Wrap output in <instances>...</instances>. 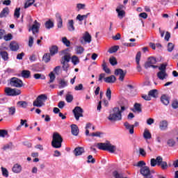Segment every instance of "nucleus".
<instances>
[{"mask_svg":"<svg viewBox=\"0 0 178 178\" xmlns=\"http://www.w3.org/2000/svg\"><path fill=\"white\" fill-rule=\"evenodd\" d=\"M96 146L99 149H102V151H108L111 154H113L115 151H116V146L113 145L111 143H97Z\"/></svg>","mask_w":178,"mask_h":178,"instance_id":"f257e3e1","label":"nucleus"},{"mask_svg":"<svg viewBox=\"0 0 178 178\" xmlns=\"http://www.w3.org/2000/svg\"><path fill=\"white\" fill-rule=\"evenodd\" d=\"M113 113H111L108 117V120L110 122H118V120H122V111L119 107H115L113 109Z\"/></svg>","mask_w":178,"mask_h":178,"instance_id":"f03ea898","label":"nucleus"},{"mask_svg":"<svg viewBox=\"0 0 178 178\" xmlns=\"http://www.w3.org/2000/svg\"><path fill=\"white\" fill-rule=\"evenodd\" d=\"M63 141V139L62 138L60 134H59L58 132L54 133L53 140L51 141V145L54 147V148H60V147H62Z\"/></svg>","mask_w":178,"mask_h":178,"instance_id":"7ed1b4c3","label":"nucleus"},{"mask_svg":"<svg viewBox=\"0 0 178 178\" xmlns=\"http://www.w3.org/2000/svg\"><path fill=\"white\" fill-rule=\"evenodd\" d=\"M70 62V54L67 53L61 58V64L65 72L69 70V63Z\"/></svg>","mask_w":178,"mask_h":178,"instance_id":"20e7f679","label":"nucleus"},{"mask_svg":"<svg viewBox=\"0 0 178 178\" xmlns=\"http://www.w3.org/2000/svg\"><path fill=\"white\" fill-rule=\"evenodd\" d=\"M48 97L46 95H39L36 99L33 102V106H37L38 108H41L44 105V102L47 101Z\"/></svg>","mask_w":178,"mask_h":178,"instance_id":"39448f33","label":"nucleus"},{"mask_svg":"<svg viewBox=\"0 0 178 178\" xmlns=\"http://www.w3.org/2000/svg\"><path fill=\"white\" fill-rule=\"evenodd\" d=\"M5 92L10 97H16L17 95H20L22 91L19 89H12V88H6Z\"/></svg>","mask_w":178,"mask_h":178,"instance_id":"423d86ee","label":"nucleus"},{"mask_svg":"<svg viewBox=\"0 0 178 178\" xmlns=\"http://www.w3.org/2000/svg\"><path fill=\"white\" fill-rule=\"evenodd\" d=\"M91 35L88 33V31H86L83 36L80 38V42L82 45H86L87 43L90 44L91 42Z\"/></svg>","mask_w":178,"mask_h":178,"instance_id":"0eeeda50","label":"nucleus"},{"mask_svg":"<svg viewBox=\"0 0 178 178\" xmlns=\"http://www.w3.org/2000/svg\"><path fill=\"white\" fill-rule=\"evenodd\" d=\"M155 63H156V58L154 57H149L147 59V61L145 63V69H148L149 67H153V69H156L158 66L154 65H155Z\"/></svg>","mask_w":178,"mask_h":178,"instance_id":"6e6552de","label":"nucleus"},{"mask_svg":"<svg viewBox=\"0 0 178 178\" xmlns=\"http://www.w3.org/2000/svg\"><path fill=\"white\" fill-rule=\"evenodd\" d=\"M83 112H84V111L80 106H76L73 109V113L74 115L76 120H79L80 118H83Z\"/></svg>","mask_w":178,"mask_h":178,"instance_id":"1a4fd4ad","label":"nucleus"},{"mask_svg":"<svg viewBox=\"0 0 178 178\" xmlns=\"http://www.w3.org/2000/svg\"><path fill=\"white\" fill-rule=\"evenodd\" d=\"M140 175H143L144 178H153L148 166H143L140 168Z\"/></svg>","mask_w":178,"mask_h":178,"instance_id":"9d476101","label":"nucleus"},{"mask_svg":"<svg viewBox=\"0 0 178 178\" xmlns=\"http://www.w3.org/2000/svg\"><path fill=\"white\" fill-rule=\"evenodd\" d=\"M41 24L35 20L33 24L29 28V31H32L33 34H37L40 31Z\"/></svg>","mask_w":178,"mask_h":178,"instance_id":"9b49d317","label":"nucleus"},{"mask_svg":"<svg viewBox=\"0 0 178 178\" xmlns=\"http://www.w3.org/2000/svg\"><path fill=\"white\" fill-rule=\"evenodd\" d=\"M10 84L13 87L21 88V87L23 86V81L17 78H12L10 81Z\"/></svg>","mask_w":178,"mask_h":178,"instance_id":"f8f14e48","label":"nucleus"},{"mask_svg":"<svg viewBox=\"0 0 178 178\" xmlns=\"http://www.w3.org/2000/svg\"><path fill=\"white\" fill-rule=\"evenodd\" d=\"M115 76H120L119 80L123 81L124 80V76H126V72L123 71L122 69H117L115 70Z\"/></svg>","mask_w":178,"mask_h":178,"instance_id":"ddd939ff","label":"nucleus"},{"mask_svg":"<svg viewBox=\"0 0 178 178\" xmlns=\"http://www.w3.org/2000/svg\"><path fill=\"white\" fill-rule=\"evenodd\" d=\"M56 17L57 20L58 28L62 29V27H63V21L62 20V17L60 16V14L59 13L56 14Z\"/></svg>","mask_w":178,"mask_h":178,"instance_id":"4468645a","label":"nucleus"},{"mask_svg":"<svg viewBox=\"0 0 178 178\" xmlns=\"http://www.w3.org/2000/svg\"><path fill=\"white\" fill-rule=\"evenodd\" d=\"M124 126L127 130L129 131L130 134H134V125L130 124L129 122H126L124 123Z\"/></svg>","mask_w":178,"mask_h":178,"instance_id":"2eb2a0df","label":"nucleus"},{"mask_svg":"<svg viewBox=\"0 0 178 178\" xmlns=\"http://www.w3.org/2000/svg\"><path fill=\"white\" fill-rule=\"evenodd\" d=\"M168 73L165 71H159L157 73V77L159 80H165V79H168Z\"/></svg>","mask_w":178,"mask_h":178,"instance_id":"dca6fc26","label":"nucleus"},{"mask_svg":"<svg viewBox=\"0 0 178 178\" xmlns=\"http://www.w3.org/2000/svg\"><path fill=\"white\" fill-rule=\"evenodd\" d=\"M140 59H141V52L140 51L137 53L136 57L138 72H141V66L140 65Z\"/></svg>","mask_w":178,"mask_h":178,"instance_id":"f3484780","label":"nucleus"},{"mask_svg":"<svg viewBox=\"0 0 178 178\" xmlns=\"http://www.w3.org/2000/svg\"><path fill=\"white\" fill-rule=\"evenodd\" d=\"M83 152H84L83 147H76L74 150V154L75 156H79L80 155H82Z\"/></svg>","mask_w":178,"mask_h":178,"instance_id":"a211bd4d","label":"nucleus"},{"mask_svg":"<svg viewBox=\"0 0 178 178\" xmlns=\"http://www.w3.org/2000/svg\"><path fill=\"white\" fill-rule=\"evenodd\" d=\"M67 27L69 31H74V21L73 19H69Z\"/></svg>","mask_w":178,"mask_h":178,"instance_id":"6ab92c4d","label":"nucleus"},{"mask_svg":"<svg viewBox=\"0 0 178 178\" xmlns=\"http://www.w3.org/2000/svg\"><path fill=\"white\" fill-rule=\"evenodd\" d=\"M143 138L145 140H151L152 138V135H151V132H149V130L145 129L143 132Z\"/></svg>","mask_w":178,"mask_h":178,"instance_id":"aec40b11","label":"nucleus"},{"mask_svg":"<svg viewBox=\"0 0 178 178\" xmlns=\"http://www.w3.org/2000/svg\"><path fill=\"white\" fill-rule=\"evenodd\" d=\"M72 134L73 136H78L79 135V127L76 124L71 125Z\"/></svg>","mask_w":178,"mask_h":178,"instance_id":"412c9836","label":"nucleus"},{"mask_svg":"<svg viewBox=\"0 0 178 178\" xmlns=\"http://www.w3.org/2000/svg\"><path fill=\"white\" fill-rule=\"evenodd\" d=\"M13 172L14 173H20V172H22V165L17 163L15 164L13 167Z\"/></svg>","mask_w":178,"mask_h":178,"instance_id":"4be33fe9","label":"nucleus"},{"mask_svg":"<svg viewBox=\"0 0 178 178\" xmlns=\"http://www.w3.org/2000/svg\"><path fill=\"white\" fill-rule=\"evenodd\" d=\"M10 49L11 51H17L19 49V44L16 42H11L10 44Z\"/></svg>","mask_w":178,"mask_h":178,"instance_id":"5701e85b","label":"nucleus"},{"mask_svg":"<svg viewBox=\"0 0 178 178\" xmlns=\"http://www.w3.org/2000/svg\"><path fill=\"white\" fill-rule=\"evenodd\" d=\"M9 15V8L6 7L0 13V17H6Z\"/></svg>","mask_w":178,"mask_h":178,"instance_id":"b1692460","label":"nucleus"},{"mask_svg":"<svg viewBox=\"0 0 178 178\" xmlns=\"http://www.w3.org/2000/svg\"><path fill=\"white\" fill-rule=\"evenodd\" d=\"M105 83H115L116 81V77L115 76L111 75L108 77L104 78Z\"/></svg>","mask_w":178,"mask_h":178,"instance_id":"393cba45","label":"nucleus"},{"mask_svg":"<svg viewBox=\"0 0 178 178\" xmlns=\"http://www.w3.org/2000/svg\"><path fill=\"white\" fill-rule=\"evenodd\" d=\"M161 101L163 105H169V97L166 95H162L161 97Z\"/></svg>","mask_w":178,"mask_h":178,"instance_id":"a878e982","label":"nucleus"},{"mask_svg":"<svg viewBox=\"0 0 178 178\" xmlns=\"http://www.w3.org/2000/svg\"><path fill=\"white\" fill-rule=\"evenodd\" d=\"M159 127L161 130H166L168 129V122L166 120H163L159 124Z\"/></svg>","mask_w":178,"mask_h":178,"instance_id":"bb28decb","label":"nucleus"},{"mask_svg":"<svg viewBox=\"0 0 178 178\" xmlns=\"http://www.w3.org/2000/svg\"><path fill=\"white\" fill-rule=\"evenodd\" d=\"M102 66L103 67V70L105 71V73H107V74H111V70L108 68L106 62H105V60H103Z\"/></svg>","mask_w":178,"mask_h":178,"instance_id":"cd10ccee","label":"nucleus"},{"mask_svg":"<svg viewBox=\"0 0 178 178\" xmlns=\"http://www.w3.org/2000/svg\"><path fill=\"white\" fill-rule=\"evenodd\" d=\"M149 95H150V98L151 97H152L153 98H156V97H158V90L156 89L150 90L149 92Z\"/></svg>","mask_w":178,"mask_h":178,"instance_id":"c85d7f7f","label":"nucleus"},{"mask_svg":"<svg viewBox=\"0 0 178 178\" xmlns=\"http://www.w3.org/2000/svg\"><path fill=\"white\" fill-rule=\"evenodd\" d=\"M89 15H90V13H87L86 15H83L79 14L76 17V19H77V20H79V22H83V20H84V19H87V17H88Z\"/></svg>","mask_w":178,"mask_h":178,"instance_id":"c756f323","label":"nucleus"},{"mask_svg":"<svg viewBox=\"0 0 178 178\" xmlns=\"http://www.w3.org/2000/svg\"><path fill=\"white\" fill-rule=\"evenodd\" d=\"M0 55L2 58V59H3V60H8V59H9V55L8 54V52H6V51H1Z\"/></svg>","mask_w":178,"mask_h":178,"instance_id":"7c9ffc66","label":"nucleus"},{"mask_svg":"<svg viewBox=\"0 0 178 178\" xmlns=\"http://www.w3.org/2000/svg\"><path fill=\"white\" fill-rule=\"evenodd\" d=\"M31 72L29 70H23L22 72V76L24 79H29L30 77Z\"/></svg>","mask_w":178,"mask_h":178,"instance_id":"2f4dec72","label":"nucleus"},{"mask_svg":"<svg viewBox=\"0 0 178 178\" xmlns=\"http://www.w3.org/2000/svg\"><path fill=\"white\" fill-rule=\"evenodd\" d=\"M55 54H58V47L52 46L50 48V55L54 56Z\"/></svg>","mask_w":178,"mask_h":178,"instance_id":"473e14b6","label":"nucleus"},{"mask_svg":"<svg viewBox=\"0 0 178 178\" xmlns=\"http://www.w3.org/2000/svg\"><path fill=\"white\" fill-rule=\"evenodd\" d=\"M34 2H35V0H27L24 4V8L27 9V8H30V6H31Z\"/></svg>","mask_w":178,"mask_h":178,"instance_id":"72a5a7b5","label":"nucleus"},{"mask_svg":"<svg viewBox=\"0 0 178 178\" xmlns=\"http://www.w3.org/2000/svg\"><path fill=\"white\" fill-rule=\"evenodd\" d=\"M76 52L78 55H81L84 52V47L81 46H77L76 48Z\"/></svg>","mask_w":178,"mask_h":178,"instance_id":"f704fd0d","label":"nucleus"},{"mask_svg":"<svg viewBox=\"0 0 178 178\" xmlns=\"http://www.w3.org/2000/svg\"><path fill=\"white\" fill-rule=\"evenodd\" d=\"M118 49H119V46H113L108 49V52L109 54H115V52H118Z\"/></svg>","mask_w":178,"mask_h":178,"instance_id":"c9c22d12","label":"nucleus"},{"mask_svg":"<svg viewBox=\"0 0 178 178\" xmlns=\"http://www.w3.org/2000/svg\"><path fill=\"white\" fill-rule=\"evenodd\" d=\"M16 113V107L15 106H11L8 107V115H13Z\"/></svg>","mask_w":178,"mask_h":178,"instance_id":"e433bc0d","label":"nucleus"},{"mask_svg":"<svg viewBox=\"0 0 178 178\" xmlns=\"http://www.w3.org/2000/svg\"><path fill=\"white\" fill-rule=\"evenodd\" d=\"M62 42L64 44V45H66L67 47H70V41L67 40V37H63L62 38Z\"/></svg>","mask_w":178,"mask_h":178,"instance_id":"4c0bfd02","label":"nucleus"},{"mask_svg":"<svg viewBox=\"0 0 178 178\" xmlns=\"http://www.w3.org/2000/svg\"><path fill=\"white\" fill-rule=\"evenodd\" d=\"M46 29H52V27H54V22H52V21L49 20L47 22H46L45 24H44Z\"/></svg>","mask_w":178,"mask_h":178,"instance_id":"58836bf2","label":"nucleus"},{"mask_svg":"<svg viewBox=\"0 0 178 178\" xmlns=\"http://www.w3.org/2000/svg\"><path fill=\"white\" fill-rule=\"evenodd\" d=\"M176 145V142L175 141L174 139H168L167 140V145H168V147H175V145Z\"/></svg>","mask_w":178,"mask_h":178,"instance_id":"ea45409f","label":"nucleus"},{"mask_svg":"<svg viewBox=\"0 0 178 178\" xmlns=\"http://www.w3.org/2000/svg\"><path fill=\"white\" fill-rule=\"evenodd\" d=\"M33 77H34V79H35L36 80H38V79H41V80H45V76H44V75H42V74H35L34 75H33Z\"/></svg>","mask_w":178,"mask_h":178,"instance_id":"a19ab883","label":"nucleus"},{"mask_svg":"<svg viewBox=\"0 0 178 178\" xmlns=\"http://www.w3.org/2000/svg\"><path fill=\"white\" fill-rule=\"evenodd\" d=\"M43 60L45 62V63H48V62L51 60V56L49 54H46L43 56Z\"/></svg>","mask_w":178,"mask_h":178,"instance_id":"79ce46f5","label":"nucleus"},{"mask_svg":"<svg viewBox=\"0 0 178 178\" xmlns=\"http://www.w3.org/2000/svg\"><path fill=\"white\" fill-rule=\"evenodd\" d=\"M106 96L108 98V101H111L112 98V91L111 90V88H108L106 92Z\"/></svg>","mask_w":178,"mask_h":178,"instance_id":"37998d69","label":"nucleus"},{"mask_svg":"<svg viewBox=\"0 0 178 178\" xmlns=\"http://www.w3.org/2000/svg\"><path fill=\"white\" fill-rule=\"evenodd\" d=\"M109 62H110L111 65H112V66H115V65H118V60H116V58H115V57H111L109 58Z\"/></svg>","mask_w":178,"mask_h":178,"instance_id":"c03bdc74","label":"nucleus"},{"mask_svg":"<svg viewBox=\"0 0 178 178\" xmlns=\"http://www.w3.org/2000/svg\"><path fill=\"white\" fill-rule=\"evenodd\" d=\"M49 76L50 78L49 84H50L51 83H54V81H55V79L56 77V76H55V74H54V72H50L49 74Z\"/></svg>","mask_w":178,"mask_h":178,"instance_id":"a18cd8bd","label":"nucleus"},{"mask_svg":"<svg viewBox=\"0 0 178 178\" xmlns=\"http://www.w3.org/2000/svg\"><path fill=\"white\" fill-rule=\"evenodd\" d=\"M134 106V109H135L136 112H138V113L141 112L142 110H141V104H140L136 103Z\"/></svg>","mask_w":178,"mask_h":178,"instance_id":"49530a36","label":"nucleus"},{"mask_svg":"<svg viewBox=\"0 0 178 178\" xmlns=\"http://www.w3.org/2000/svg\"><path fill=\"white\" fill-rule=\"evenodd\" d=\"M1 172L3 176L5 177H9V172H8V170L3 167H1Z\"/></svg>","mask_w":178,"mask_h":178,"instance_id":"de8ad7c7","label":"nucleus"},{"mask_svg":"<svg viewBox=\"0 0 178 178\" xmlns=\"http://www.w3.org/2000/svg\"><path fill=\"white\" fill-rule=\"evenodd\" d=\"M65 99L67 102H69V103L72 102V101H73V95H70V93H67L66 95Z\"/></svg>","mask_w":178,"mask_h":178,"instance_id":"09e8293b","label":"nucleus"},{"mask_svg":"<svg viewBox=\"0 0 178 178\" xmlns=\"http://www.w3.org/2000/svg\"><path fill=\"white\" fill-rule=\"evenodd\" d=\"M163 159L161 156H159L156 158V162L158 166H161V164L163 162Z\"/></svg>","mask_w":178,"mask_h":178,"instance_id":"8fccbe9b","label":"nucleus"},{"mask_svg":"<svg viewBox=\"0 0 178 178\" xmlns=\"http://www.w3.org/2000/svg\"><path fill=\"white\" fill-rule=\"evenodd\" d=\"M118 14V17L120 19H123L124 16H126V12L124 10L116 11Z\"/></svg>","mask_w":178,"mask_h":178,"instance_id":"3c124183","label":"nucleus"},{"mask_svg":"<svg viewBox=\"0 0 178 178\" xmlns=\"http://www.w3.org/2000/svg\"><path fill=\"white\" fill-rule=\"evenodd\" d=\"M72 62L74 65H77V63L80 62V60H79V57H77L76 56H73L72 58Z\"/></svg>","mask_w":178,"mask_h":178,"instance_id":"603ef678","label":"nucleus"},{"mask_svg":"<svg viewBox=\"0 0 178 178\" xmlns=\"http://www.w3.org/2000/svg\"><path fill=\"white\" fill-rule=\"evenodd\" d=\"M8 136V131L6 129H1L0 130V137L5 138Z\"/></svg>","mask_w":178,"mask_h":178,"instance_id":"864d4df0","label":"nucleus"},{"mask_svg":"<svg viewBox=\"0 0 178 178\" xmlns=\"http://www.w3.org/2000/svg\"><path fill=\"white\" fill-rule=\"evenodd\" d=\"M3 38H4L5 41H10V40H12V38H13V35H12L11 33H8V34L4 35Z\"/></svg>","mask_w":178,"mask_h":178,"instance_id":"5fc2aeb1","label":"nucleus"},{"mask_svg":"<svg viewBox=\"0 0 178 178\" xmlns=\"http://www.w3.org/2000/svg\"><path fill=\"white\" fill-rule=\"evenodd\" d=\"M174 48H175V44H173V43H172V42H169L168 44V52H172V51H173Z\"/></svg>","mask_w":178,"mask_h":178,"instance_id":"6e6d98bb","label":"nucleus"},{"mask_svg":"<svg viewBox=\"0 0 178 178\" xmlns=\"http://www.w3.org/2000/svg\"><path fill=\"white\" fill-rule=\"evenodd\" d=\"M167 66L168 65L166 64H161V66L159 67V70H160V72H166Z\"/></svg>","mask_w":178,"mask_h":178,"instance_id":"4d7b16f0","label":"nucleus"},{"mask_svg":"<svg viewBox=\"0 0 178 178\" xmlns=\"http://www.w3.org/2000/svg\"><path fill=\"white\" fill-rule=\"evenodd\" d=\"M134 166H137L138 168H143V166H145V162L144 161H138L137 164L134 165Z\"/></svg>","mask_w":178,"mask_h":178,"instance_id":"13d9d810","label":"nucleus"},{"mask_svg":"<svg viewBox=\"0 0 178 178\" xmlns=\"http://www.w3.org/2000/svg\"><path fill=\"white\" fill-rule=\"evenodd\" d=\"M14 16L19 19L20 17V8H16L14 13Z\"/></svg>","mask_w":178,"mask_h":178,"instance_id":"bf43d9fd","label":"nucleus"},{"mask_svg":"<svg viewBox=\"0 0 178 178\" xmlns=\"http://www.w3.org/2000/svg\"><path fill=\"white\" fill-rule=\"evenodd\" d=\"M88 163H95V159L92 158V155L88 156Z\"/></svg>","mask_w":178,"mask_h":178,"instance_id":"052dcab7","label":"nucleus"},{"mask_svg":"<svg viewBox=\"0 0 178 178\" xmlns=\"http://www.w3.org/2000/svg\"><path fill=\"white\" fill-rule=\"evenodd\" d=\"M160 166H161V169H163V170H165V169H168V163H166V161H163Z\"/></svg>","mask_w":178,"mask_h":178,"instance_id":"680f3d73","label":"nucleus"},{"mask_svg":"<svg viewBox=\"0 0 178 178\" xmlns=\"http://www.w3.org/2000/svg\"><path fill=\"white\" fill-rule=\"evenodd\" d=\"M76 8H77L78 10H80L81 9H86V4L78 3L76 5Z\"/></svg>","mask_w":178,"mask_h":178,"instance_id":"e2e57ef3","label":"nucleus"},{"mask_svg":"<svg viewBox=\"0 0 178 178\" xmlns=\"http://www.w3.org/2000/svg\"><path fill=\"white\" fill-rule=\"evenodd\" d=\"M139 154L140 155H141L142 156H145L147 155V152H145V150L143 148H139Z\"/></svg>","mask_w":178,"mask_h":178,"instance_id":"0e129e2a","label":"nucleus"},{"mask_svg":"<svg viewBox=\"0 0 178 178\" xmlns=\"http://www.w3.org/2000/svg\"><path fill=\"white\" fill-rule=\"evenodd\" d=\"M22 108H27V102H18L17 103Z\"/></svg>","mask_w":178,"mask_h":178,"instance_id":"69168bd1","label":"nucleus"},{"mask_svg":"<svg viewBox=\"0 0 178 178\" xmlns=\"http://www.w3.org/2000/svg\"><path fill=\"white\" fill-rule=\"evenodd\" d=\"M172 106L174 109H177L178 108V101L174 100L172 103Z\"/></svg>","mask_w":178,"mask_h":178,"instance_id":"338daca9","label":"nucleus"},{"mask_svg":"<svg viewBox=\"0 0 178 178\" xmlns=\"http://www.w3.org/2000/svg\"><path fill=\"white\" fill-rule=\"evenodd\" d=\"M113 175L114 177H115V178H122V175L119 174V172H118V171H114L113 172Z\"/></svg>","mask_w":178,"mask_h":178,"instance_id":"774afa93","label":"nucleus"}]
</instances>
